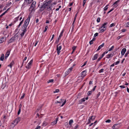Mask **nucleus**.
I'll use <instances>...</instances> for the list:
<instances>
[{
	"label": "nucleus",
	"mask_w": 129,
	"mask_h": 129,
	"mask_svg": "<svg viewBox=\"0 0 129 129\" xmlns=\"http://www.w3.org/2000/svg\"><path fill=\"white\" fill-rule=\"evenodd\" d=\"M21 118L19 117H18L15 119V121L16 120L17 121L16 123H18L20 120Z\"/></svg>",
	"instance_id": "412c9836"
},
{
	"label": "nucleus",
	"mask_w": 129,
	"mask_h": 129,
	"mask_svg": "<svg viewBox=\"0 0 129 129\" xmlns=\"http://www.w3.org/2000/svg\"><path fill=\"white\" fill-rule=\"evenodd\" d=\"M125 26L126 27H129V22H127L125 24Z\"/></svg>",
	"instance_id": "c85d7f7f"
},
{
	"label": "nucleus",
	"mask_w": 129,
	"mask_h": 129,
	"mask_svg": "<svg viewBox=\"0 0 129 129\" xmlns=\"http://www.w3.org/2000/svg\"><path fill=\"white\" fill-rule=\"evenodd\" d=\"M17 121L16 120V121H15V120L13 121V123H14L16 125L18 123H16Z\"/></svg>",
	"instance_id": "338daca9"
},
{
	"label": "nucleus",
	"mask_w": 129,
	"mask_h": 129,
	"mask_svg": "<svg viewBox=\"0 0 129 129\" xmlns=\"http://www.w3.org/2000/svg\"><path fill=\"white\" fill-rule=\"evenodd\" d=\"M108 24L107 22H106L102 25V26L101 27L100 29H101L103 28H105L106 27L105 26Z\"/></svg>",
	"instance_id": "4468645a"
},
{
	"label": "nucleus",
	"mask_w": 129,
	"mask_h": 129,
	"mask_svg": "<svg viewBox=\"0 0 129 129\" xmlns=\"http://www.w3.org/2000/svg\"><path fill=\"white\" fill-rule=\"evenodd\" d=\"M85 98H83V99H81V100L79 101V103L81 104L82 102H85Z\"/></svg>",
	"instance_id": "4be33fe9"
},
{
	"label": "nucleus",
	"mask_w": 129,
	"mask_h": 129,
	"mask_svg": "<svg viewBox=\"0 0 129 129\" xmlns=\"http://www.w3.org/2000/svg\"><path fill=\"white\" fill-rule=\"evenodd\" d=\"M15 36L12 37L9 41L8 43H10L13 42L15 40Z\"/></svg>",
	"instance_id": "423d86ee"
},
{
	"label": "nucleus",
	"mask_w": 129,
	"mask_h": 129,
	"mask_svg": "<svg viewBox=\"0 0 129 129\" xmlns=\"http://www.w3.org/2000/svg\"><path fill=\"white\" fill-rule=\"evenodd\" d=\"M22 30L23 31L25 32L26 31V29L23 28H22Z\"/></svg>",
	"instance_id": "5fc2aeb1"
},
{
	"label": "nucleus",
	"mask_w": 129,
	"mask_h": 129,
	"mask_svg": "<svg viewBox=\"0 0 129 129\" xmlns=\"http://www.w3.org/2000/svg\"><path fill=\"white\" fill-rule=\"evenodd\" d=\"M119 62H120L119 61H117L115 62L114 63L115 65H116V64H118L119 63Z\"/></svg>",
	"instance_id": "4d7b16f0"
},
{
	"label": "nucleus",
	"mask_w": 129,
	"mask_h": 129,
	"mask_svg": "<svg viewBox=\"0 0 129 129\" xmlns=\"http://www.w3.org/2000/svg\"><path fill=\"white\" fill-rule=\"evenodd\" d=\"M79 127V125L77 124L76 125L75 127L74 128V129H76L78 128Z\"/></svg>",
	"instance_id": "864d4df0"
},
{
	"label": "nucleus",
	"mask_w": 129,
	"mask_h": 129,
	"mask_svg": "<svg viewBox=\"0 0 129 129\" xmlns=\"http://www.w3.org/2000/svg\"><path fill=\"white\" fill-rule=\"evenodd\" d=\"M52 2V0H50L48 2L46 1L44 2L43 5L41 6V8L43 10L44 8L50 10L51 9V7L53 6L52 4L51 3Z\"/></svg>",
	"instance_id": "f257e3e1"
},
{
	"label": "nucleus",
	"mask_w": 129,
	"mask_h": 129,
	"mask_svg": "<svg viewBox=\"0 0 129 129\" xmlns=\"http://www.w3.org/2000/svg\"><path fill=\"white\" fill-rule=\"evenodd\" d=\"M25 32L23 31V32L20 34L21 36V37H23L24 35Z\"/></svg>",
	"instance_id": "a19ab883"
},
{
	"label": "nucleus",
	"mask_w": 129,
	"mask_h": 129,
	"mask_svg": "<svg viewBox=\"0 0 129 129\" xmlns=\"http://www.w3.org/2000/svg\"><path fill=\"white\" fill-rule=\"evenodd\" d=\"M60 38H59V37L58 39H57V40H56V42H55V43L56 44H57L59 41V40L60 39Z\"/></svg>",
	"instance_id": "7c9ffc66"
},
{
	"label": "nucleus",
	"mask_w": 129,
	"mask_h": 129,
	"mask_svg": "<svg viewBox=\"0 0 129 129\" xmlns=\"http://www.w3.org/2000/svg\"><path fill=\"white\" fill-rule=\"evenodd\" d=\"M33 61V60H31L28 63L27 66H26V68L28 69H29L30 68V65L32 63Z\"/></svg>",
	"instance_id": "39448f33"
},
{
	"label": "nucleus",
	"mask_w": 129,
	"mask_h": 129,
	"mask_svg": "<svg viewBox=\"0 0 129 129\" xmlns=\"http://www.w3.org/2000/svg\"><path fill=\"white\" fill-rule=\"evenodd\" d=\"M58 44L57 45L56 48V50L57 51L58 55H59V53L60 52V51L61 50V46H59L58 47Z\"/></svg>",
	"instance_id": "7ed1b4c3"
},
{
	"label": "nucleus",
	"mask_w": 129,
	"mask_h": 129,
	"mask_svg": "<svg viewBox=\"0 0 129 129\" xmlns=\"http://www.w3.org/2000/svg\"><path fill=\"white\" fill-rule=\"evenodd\" d=\"M10 50H8V51L7 52L5 56V58L6 59L8 56L10 54Z\"/></svg>",
	"instance_id": "1a4fd4ad"
},
{
	"label": "nucleus",
	"mask_w": 129,
	"mask_h": 129,
	"mask_svg": "<svg viewBox=\"0 0 129 129\" xmlns=\"http://www.w3.org/2000/svg\"><path fill=\"white\" fill-rule=\"evenodd\" d=\"M126 30V29H123L121 30V32H125Z\"/></svg>",
	"instance_id": "680f3d73"
},
{
	"label": "nucleus",
	"mask_w": 129,
	"mask_h": 129,
	"mask_svg": "<svg viewBox=\"0 0 129 129\" xmlns=\"http://www.w3.org/2000/svg\"><path fill=\"white\" fill-rule=\"evenodd\" d=\"M99 30H100V33L103 32L105 30V29H104L103 28V29H102V28L101 29H100V28Z\"/></svg>",
	"instance_id": "2f4dec72"
},
{
	"label": "nucleus",
	"mask_w": 129,
	"mask_h": 129,
	"mask_svg": "<svg viewBox=\"0 0 129 129\" xmlns=\"http://www.w3.org/2000/svg\"><path fill=\"white\" fill-rule=\"evenodd\" d=\"M108 6V5H106V7H105V8H104V10L105 11H106L107 9H108V7H107Z\"/></svg>",
	"instance_id": "473e14b6"
},
{
	"label": "nucleus",
	"mask_w": 129,
	"mask_h": 129,
	"mask_svg": "<svg viewBox=\"0 0 129 129\" xmlns=\"http://www.w3.org/2000/svg\"><path fill=\"white\" fill-rule=\"evenodd\" d=\"M100 92H99L98 93V94H97V98H98V97L99 96V95H100Z\"/></svg>",
	"instance_id": "13d9d810"
},
{
	"label": "nucleus",
	"mask_w": 129,
	"mask_h": 129,
	"mask_svg": "<svg viewBox=\"0 0 129 129\" xmlns=\"http://www.w3.org/2000/svg\"><path fill=\"white\" fill-rule=\"evenodd\" d=\"M63 32V30H62V31L61 32L60 34V35L59 36V37L61 38V37L62 36V34Z\"/></svg>",
	"instance_id": "c756f323"
},
{
	"label": "nucleus",
	"mask_w": 129,
	"mask_h": 129,
	"mask_svg": "<svg viewBox=\"0 0 129 129\" xmlns=\"http://www.w3.org/2000/svg\"><path fill=\"white\" fill-rule=\"evenodd\" d=\"M31 9V10H30V11H31L30 13H31L33 11H34V8H32ZM29 10H30L29 9Z\"/></svg>",
	"instance_id": "bf43d9fd"
},
{
	"label": "nucleus",
	"mask_w": 129,
	"mask_h": 129,
	"mask_svg": "<svg viewBox=\"0 0 129 129\" xmlns=\"http://www.w3.org/2000/svg\"><path fill=\"white\" fill-rule=\"evenodd\" d=\"M40 126H38L35 129H40Z\"/></svg>",
	"instance_id": "774afa93"
},
{
	"label": "nucleus",
	"mask_w": 129,
	"mask_h": 129,
	"mask_svg": "<svg viewBox=\"0 0 129 129\" xmlns=\"http://www.w3.org/2000/svg\"><path fill=\"white\" fill-rule=\"evenodd\" d=\"M28 23H26L25 22L24 23L23 25L27 26L28 25Z\"/></svg>",
	"instance_id": "8fccbe9b"
},
{
	"label": "nucleus",
	"mask_w": 129,
	"mask_h": 129,
	"mask_svg": "<svg viewBox=\"0 0 129 129\" xmlns=\"http://www.w3.org/2000/svg\"><path fill=\"white\" fill-rule=\"evenodd\" d=\"M27 58V57H25L24 58V59H23V63H22V65L21 66V67H22V66H23V63H24V60H26V59Z\"/></svg>",
	"instance_id": "a18cd8bd"
},
{
	"label": "nucleus",
	"mask_w": 129,
	"mask_h": 129,
	"mask_svg": "<svg viewBox=\"0 0 129 129\" xmlns=\"http://www.w3.org/2000/svg\"><path fill=\"white\" fill-rule=\"evenodd\" d=\"M14 62L13 61H12L10 63V64L8 66V67H10L11 68H12V66L14 64Z\"/></svg>",
	"instance_id": "a211bd4d"
},
{
	"label": "nucleus",
	"mask_w": 129,
	"mask_h": 129,
	"mask_svg": "<svg viewBox=\"0 0 129 129\" xmlns=\"http://www.w3.org/2000/svg\"><path fill=\"white\" fill-rule=\"evenodd\" d=\"M86 3V1L85 0H84L83 2V6H84V5Z\"/></svg>",
	"instance_id": "0e129e2a"
},
{
	"label": "nucleus",
	"mask_w": 129,
	"mask_h": 129,
	"mask_svg": "<svg viewBox=\"0 0 129 129\" xmlns=\"http://www.w3.org/2000/svg\"><path fill=\"white\" fill-rule=\"evenodd\" d=\"M115 23H112L110 24V27H112L113 26H115Z\"/></svg>",
	"instance_id": "f704fd0d"
},
{
	"label": "nucleus",
	"mask_w": 129,
	"mask_h": 129,
	"mask_svg": "<svg viewBox=\"0 0 129 129\" xmlns=\"http://www.w3.org/2000/svg\"><path fill=\"white\" fill-rule=\"evenodd\" d=\"M73 69V67H71L70 68H69L68 70V71L69 72H71V70H72V69Z\"/></svg>",
	"instance_id": "58836bf2"
},
{
	"label": "nucleus",
	"mask_w": 129,
	"mask_h": 129,
	"mask_svg": "<svg viewBox=\"0 0 129 129\" xmlns=\"http://www.w3.org/2000/svg\"><path fill=\"white\" fill-rule=\"evenodd\" d=\"M24 95H25V94L24 93H23V95L20 98V99H23L24 97Z\"/></svg>",
	"instance_id": "6e6d98bb"
},
{
	"label": "nucleus",
	"mask_w": 129,
	"mask_h": 129,
	"mask_svg": "<svg viewBox=\"0 0 129 129\" xmlns=\"http://www.w3.org/2000/svg\"><path fill=\"white\" fill-rule=\"evenodd\" d=\"M114 54L113 53H110L109 54H108L107 55V58H110V57H112L113 55Z\"/></svg>",
	"instance_id": "9d476101"
},
{
	"label": "nucleus",
	"mask_w": 129,
	"mask_h": 129,
	"mask_svg": "<svg viewBox=\"0 0 129 129\" xmlns=\"http://www.w3.org/2000/svg\"><path fill=\"white\" fill-rule=\"evenodd\" d=\"M126 51V49L125 48H123L121 50V55L123 56Z\"/></svg>",
	"instance_id": "9b49d317"
},
{
	"label": "nucleus",
	"mask_w": 129,
	"mask_h": 129,
	"mask_svg": "<svg viewBox=\"0 0 129 129\" xmlns=\"http://www.w3.org/2000/svg\"><path fill=\"white\" fill-rule=\"evenodd\" d=\"M48 123L45 121H44L42 125L44 126H45Z\"/></svg>",
	"instance_id": "393cba45"
},
{
	"label": "nucleus",
	"mask_w": 129,
	"mask_h": 129,
	"mask_svg": "<svg viewBox=\"0 0 129 129\" xmlns=\"http://www.w3.org/2000/svg\"><path fill=\"white\" fill-rule=\"evenodd\" d=\"M36 4V2L35 1H34L32 3L30 7L29 8V9L30 10L31 8H35V5Z\"/></svg>",
	"instance_id": "20e7f679"
},
{
	"label": "nucleus",
	"mask_w": 129,
	"mask_h": 129,
	"mask_svg": "<svg viewBox=\"0 0 129 129\" xmlns=\"http://www.w3.org/2000/svg\"><path fill=\"white\" fill-rule=\"evenodd\" d=\"M16 125L14 123H13V122L11 124L10 127V128H13Z\"/></svg>",
	"instance_id": "dca6fc26"
},
{
	"label": "nucleus",
	"mask_w": 129,
	"mask_h": 129,
	"mask_svg": "<svg viewBox=\"0 0 129 129\" xmlns=\"http://www.w3.org/2000/svg\"><path fill=\"white\" fill-rule=\"evenodd\" d=\"M120 126V124H114L112 126V128L113 129H117Z\"/></svg>",
	"instance_id": "f03ea898"
},
{
	"label": "nucleus",
	"mask_w": 129,
	"mask_h": 129,
	"mask_svg": "<svg viewBox=\"0 0 129 129\" xmlns=\"http://www.w3.org/2000/svg\"><path fill=\"white\" fill-rule=\"evenodd\" d=\"M27 27V26H25V25H23V26L22 27V28H23L25 29H26Z\"/></svg>",
	"instance_id": "e2e57ef3"
},
{
	"label": "nucleus",
	"mask_w": 129,
	"mask_h": 129,
	"mask_svg": "<svg viewBox=\"0 0 129 129\" xmlns=\"http://www.w3.org/2000/svg\"><path fill=\"white\" fill-rule=\"evenodd\" d=\"M105 54V52H104L103 54H102L101 56L96 61L97 62H98L103 57Z\"/></svg>",
	"instance_id": "0eeeda50"
},
{
	"label": "nucleus",
	"mask_w": 129,
	"mask_h": 129,
	"mask_svg": "<svg viewBox=\"0 0 129 129\" xmlns=\"http://www.w3.org/2000/svg\"><path fill=\"white\" fill-rule=\"evenodd\" d=\"M114 46H112L111 48H110V49L108 50L109 51H110L111 50H112L114 48Z\"/></svg>",
	"instance_id": "4c0bfd02"
},
{
	"label": "nucleus",
	"mask_w": 129,
	"mask_h": 129,
	"mask_svg": "<svg viewBox=\"0 0 129 129\" xmlns=\"http://www.w3.org/2000/svg\"><path fill=\"white\" fill-rule=\"evenodd\" d=\"M66 100H65L64 102L62 103L61 106H63L66 103Z\"/></svg>",
	"instance_id": "09e8293b"
},
{
	"label": "nucleus",
	"mask_w": 129,
	"mask_h": 129,
	"mask_svg": "<svg viewBox=\"0 0 129 129\" xmlns=\"http://www.w3.org/2000/svg\"><path fill=\"white\" fill-rule=\"evenodd\" d=\"M73 122V120H71L69 121V123L70 125H71L72 123Z\"/></svg>",
	"instance_id": "e433bc0d"
},
{
	"label": "nucleus",
	"mask_w": 129,
	"mask_h": 129,
	"mask_svg": "<svg viewBox=\"0 0 129 129\" xmlns=\"http://www.w3.org/2000/svg\"><path fill=\"white\" fill-rule=\"evenodd\" d=\"M4 54H2V55L1 57L0 58V60L2 61L4 60Z\"/></svg>",
	"instance_id": "b1692460"
},
{
	"label": "nucleus",
	"mask_w": 129,
	"mask_h": 129,
	"mask_svg": "<svg viewBox=\"0 0 129 129\" xmlns=\"http://www.w3.org/2000/svg\"><path fill=\"white\" fill-rule=\"evenodd\" d=\"M59 90L58 89H56L55 91H53V92L54 93L58 92L59 91Z\"/></svg>",
	"instance_id": "c9c22d12"
},
{
	"label": "nucleus",
	"mask_w": 129,
	"mask_h": 129,
	"mask_svg": "<svg viewBox=\"0 0 129 129\" xmlns=\"http://www.w3.org/2000/svg\"><path fill=\"white\" fill-rule=\"evenodd\" d=\"M20 15L19 16H18L15 18L14 19V22H16L18 20V19L20 17Z\"/></svg>",
	"instance_id": "bb28decb"
},
{
	"label": "nucleus",
	"mask_w": 129,
	"mask_h": 129,
	"mask_svg": "<svg viewBox=\"0 0 129 129\" xmlns=\"http://www.w3.org/2000/svg\"><path fill=\"white\" fill-rule=\"evenodd\" d=\"M89 43L90 45H91L93 44V42L91 40L89 42Z\"/></svg>",
	"instance_id": "052dcab7"
},
{
	"label": "nucleus",
	"mask_w": 129,
	"mask_h": 129,
	"mask_svg": "<svg viewBox=\"0 0 129 129\" xmlns=\"http://www.w3.org/2000/svg\"><path fill=\"white\" fill-rule=\"evenodd\" d=\"M58 120V118H56L55 120L51 123V125H53L55 124L57 122Z\"/></svg>",
	"instance_id": "6e6552de"
},
{
	"label": "nucleus",
	"mask_w": 129,
	"mask_h": 129,
	"mask_svg": "<svg viewBox=\"0 0 129 129\" xmlns=\"http://www.w3.org/2000/svg\"><path fill=\"white\" fill-rule=\"evenodd\" d=\"M33 0H25V2L28 4H30L33 1Z\"/></svg>",
	"instance_id": "aec40b11"
},
{
	"label": "nucleus",
	"mask_w": 129,
	"mask_h": 129,
	"mask_svg": "<svg viewBox=\"0 0 129 129\" xmlns=\"http://www.w3.org/2000/svg\"><path fill=\"white\" fill-rule=\"evenodd\" d=\"M76 47L75 46H74L72 48V49L73 50V52H74V51L76 49Z\"/></svg>",
	"instance_id": "c03bdc74"
},
{
	"label": "nucleus",
	"mask_w": 129,
	"mask_h": 129,
	"mask_svg": "<svg viewBox=\"0 0 129 129\" xmlns=\"http://www.w3.org/2000/svg\"><path fill=\"white\" fill-rule=\"evenodd\" d=\"M70 72H69L68 71L66 72H65V74L66 75H68L69 74V73Z\"/></svg>",
	"instance_id": "69168bd1"
},
{
	"label": "nucleus",
	"mask_w": 129,
	"mask_h": 129,
	"mask_svg": "<svg viewBox=\"0 0 129 129\" xmlns=\"http://www.w3.org/2000/svg\"><path fill=\"white\" fill-rule=\"evenodd\" d=\"M30 17L28 16V18L25 21V22L29 23Z\"/></svg>",
	"instance_id": "a878e982"
},
{
	"label": "nucleus",
	"mask_w": 129,
	"mask_h": 129,
	"mask_svg": "<svg viewBox=\"0 0 129 129\" xmlns=\"http://www.w3.org/2000/svg\"><path fill=\"white\" fill-rule=\"evenodd\" d=\"M48 28V26H45V29L44 30V32H45L47 30V28Z\"/></svg>",
	"instance_id": "ea45409f"
},
{
	"label": "nucleus",
	"mask_w": 129,
	"mask_h": 129,
	"mask_svg": "<svg viewBox=\"0 0 129 129\" xmlns=\"http://www.w3.org/2000/svg\"><path fill=\"white\" fill-rule=\"evenodd\" d=\"M86 71H82L81 73V75L83 77H84L86 75Z\"/></svg>",
	"instance_id": "2eb2a0df"
},
{
	"label": "nucleus",
	"mask_w": 129,
	"mask_h": 129,
	"mask_svg": "<svg viewBox=\"0 0 129 129\" xmlns=\"http://www.w3.org/2000/svg\"><path fill=\"white\" fill-rule=\"evenodd\" d=\"M119 1V0H118L116 1L115 2L114 4L113 5V6H114L115 7H116L117 6V4L118 3Z\"/></svg>",
	"instance_id": "6ab92c4d"
},
{
	"label": "nucleus",
	"mask_w": 129,
	"mask_h": 129,
	"mask_svg": "<svg viewBox=\"0 0 129 129\" xmlns=\"http://www.w3.org/2000/svg\"><path fill=\"white\" fill-rule=\"evenodd\" d=\"M98 56V54H96L94 55V56L93 58H92V60H94L96 59L97 58Z\"/></svg>",
	"instance_id": "ddd939ff"
},
{
	"label": "nucleus",
	"mask_w": 129,
	"mask_h": 129,
	"mask_svg": "<svg viewBox=\"0 0 129 129\" xmlns=\"http://www.w3.org/2000/svg\"><path fill=\"white\" fill-rule=\"evenodd\" d=\"M92 93V91H89L87 93V94L88 95H89L91 94Z\"/></svg>",
	"instance_id": "de8ad7c7"
},
{
	"label": "nucleus",
	"mask_w": 129,
	"mask_h": 129,
	"mask_svg": "<svg viewBox=\"0 0 129 129\" xmlns=\"http://www.w3.org/2000/svg\"><path fill=\"white\" fill-rule=\"evenodd\" d=\"M98 33H96L94 34V37H95L96 36H98Z\"/></svg>",
	"instance_id": "603ef678"
},
{
	"label": "nucleus",
	"mask_w": 129,
	"mask_h": 129,
	"mask_svg": "<svg viewBox=\"0 0 129 129\" xmlns=\"http://www.w3.org/2000/svg\"><path fill=\"white\" fill-rule=\"evenodd\" d=\"M21 107H20L19 108V110H18V115H19L20 113V111H21Z\"/></svg>",
	"instance_id": "79ce46f5"
},
{
	"label": "nucleus",
	"mask_w": 129,
	"mask_h": 129,
	"mask_svg": "<svg viewBox=\"0 0 129 129\" xmlns=\"http://www.w3.org/2000/svg\"><path fill=\"white\" fill-rule=\"evenodd\" d=\"M111 120L110 119H108L105 122H108V123H110L111 122Z\"/></svg>",
	"instance_id": "3c124183"
},
{
	"label": "nucleus",
	"mask_w": 129,
	"mask_h": 129,
	"mask_svg": "<svg viewBox=\"0 0 129 129\" xmlns=\"http://www.w3.org/2000/svg\"><path fill=\"white\" fill-rule=\"evenodd\" d=\"M104 69H102L99 71V73H102L103 72Z\"/></svg>",
	"instance_id": "37998d69"
},
{
	"label": "nucleus",
	"mask_w": 129,
	"mask_h": 129,
	"mask_svg": "<svg viewBox=\"0 0 129 129\" xmlns=\"http://www.w3.org/2000/svg\"><path fill=\"white\" fill-rule=\"evenodd\" d=\"M5 39H4V37H2L0 39V43H3L5 41Z\"/></svg>",
	"instance_id": "f3484780"
},
{
	"label": "nucleus",
	"mask_w": 129,
	"mask_h": 129,
	"mask_svg": "<svg viewBox=\"0 0 129 129\" xmlns=\"http://www.w3.org/2000/svg\"><path fill=\"white\" fill-rule=\"evenodd\" d=\"M78 13V12H77V13L75 15V17H74V21H73V24L74 22L75 21V20H76V18L77 17V15Z\"/></svg>",
	"instance_id": "5701e85b"
},
{
	"label": "nucleus",
	"mask_w": 129,
	"mask_h": 129,
	"mask_svg": "<svg viewBox=\"0 0 129 129\" xmlns=\"http://www.w3.org/2000/svg\"><path fill=\"white\" fill-rule=\"evenodd\" d=\"M54 80L53 79H50L47 82L48 83H49L50 82H53Z\"/></svg>",
	"instance_id": "72a5a7b5"
},
{
	"label": "nucleus",
	"mask_w": 129,
	"mask_h": 129,
	"mask_svg": "<svg viewBox=\"0 0 129 129\" xmlns=\"http://www.w3.org/2000/svg\"><path fill=\"white\" fill-rule=\"evenodd\" d=\"M95 117L94 116H92L91 118H90L91 120H93L95 118Z\"/></svg>",
	"instance_id": "cd10ccee"
},
{
	"label": "nucleus",
	"mask_w": 129,
	"mask_h": 129,
	"mask_svg": "<svg viewBox=\"0 0 129 129\" xmlns=\"http://www.w3.org/2000/svg\"><path fill=\"white\" fill-rule=\"evenodd\" d=\"M100 18H98L97 19V21L98 22H100Z\"/></svg>",
	"instance_id": "49530a36"
},
{
	"label": "nucleus",
	"mask_w": 129,
	"mask_h": 129,
	"mask_svg": "<svg viewBox=\"0 0 129 129\" xmlns=\"http://www.w3.org/2000/svg\"><path fill=\"white\" fill-rule=\"evenodd\" d=\"M104 45V43H103L102 45H100L98 47V49L96 51H98L99 50L102 48L103 47Z\"/></svg>",
	"instance_id": "f8f14e48"
}]
</instances>
